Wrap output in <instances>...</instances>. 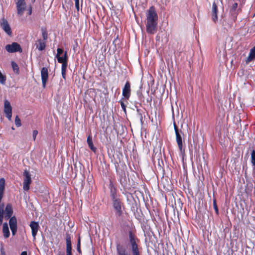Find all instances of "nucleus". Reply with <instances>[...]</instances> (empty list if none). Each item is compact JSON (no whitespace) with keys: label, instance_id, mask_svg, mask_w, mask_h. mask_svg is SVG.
I'll list each match as a JSON object with an SVG mask.
<instances>
[{"label":"nucleus","instance_id":"obj_1","mask_svg":"<svg viewBox=\"0 0 255 255\" xmlns=\"http://www.w3.org/2000/svg\"><path fill=\"white\" fill-rule=\"evenodd\" d=\"M109 189L110 197L115 212V215L117 217L120 218L123 216V211L125 210V205L122 196L112 181H110V182Z\"/></svg>","mask_w":255,"mask_h":255},{"label":"nucleus","instance_id":"obj_2","mask_svg":"<svg viewBox=\"0 0 255 255\" xmlns=\"http://www.w3.org/2000/svg\"><path fill=\"white\" fill-rule=\"evenodd\" d=\"M128 242L132 255H141L139 239L131 231L128 232Z\"/></svg>","mask_w":255,"mask_h":255},{"label":"nucleus","instance_id":"obj_3","mask_svg":"<svg viewBox=\"0 0 255 255\" xmlns=\"http://www.w3.org/2000/svg\"><path fill=\"white\" fill-rule=\"evenodd\" d=\"M174 129L176 135V141L179 149L180 152L182 156H184L185 154V148L183 147V139L181 135L183 134V132L181 130H179L178 128L175 123V122L173 123Z\"/></svg>","mask_w":255,"mask_h":255},{"label":"nucleus","instance_id":"obj_4","mask_svg":"<svg viewBox=\"0 0 255 255\" xmlns=\"http://www.w3.org/2000/svg\"><path fill=\"white\" fill-rule=\"evenodd\" d=\"M68 59L67 51L64 52L63 56L58 57V62L62 64L61 74L62 78L64 79H66V72L68 64Z\"/></svg>","mask_w":255,"mask_h":255},{"label":"nucleus","instance_id":"obj_5","mask_svg":"<svg viewBox=\"0 0 255 255\" xmlns=\"http://www.w3.org/2000/svg\"><path fill=\"white\" fill-rule=\"evenodd\" d=\"M158 15L153 6H150L146 14V22H157Z\"/></svg>","mask_w":255,"mask_h":255},{"label":"nucleus","instance_id":"obj_6","mask_svg":"<svg viewBox=\"0 0 255 255\" xmlns=\"http://www.w3.org/2000/svg\"><path fill=\"white\" fill-rule=\"evenodd\" d=\"M131 91V90L130 83L129 81H127L126 82L122 91V95L124 98V100L126 101L127 103H128L127 101L129 99L130 97Z\"/></svg>","mask_w":255,"mask_h":255},{"label":"nucleus","instance_id":"obj_7","mask_svg":"<svg viewBox=\"0 0 255 255\" xmlns=\"http://www.w3.org/2000/svg\"><path fill=\"white\" fill-rule=\"evenodd\" d=\"M5 50L9 53L22 52V49L20 44H19L17 42H12L11 44H7L5 46Z\"/></svg>","mask_w":255,"mask_h":255},{"label":"nucleus","instance_id":"obj_8","mask_svg":"<svg viewBox=\"0 0 255 255\" xmlns=\"http://www.w3.org/2000/svg\"><path fill=\"white\" fill-rule=\"evenodd\" d=\"M24 176L23 180V190L24 191H28L30 188V185L31 183L32 180L30 175L28 171L25 170L23 172Z\"/></svg>","mask_w":255,"mask_h":255},{"label":"nucleus","instance_id":"obj_9","mask_svg":"<svg viewBox=\"0 0 255 255\" xmlns=\"http://www.w3.org/2000/svg\"><path fill=\"white\" fill-rule=\"evenodd\" d=\"M3 111L6 115V117L9 121H11L12 118V107L10 102L7 100H5L4 101Z\"/></svg>","mask_w":255,"mask_h":255},{"label":"nucleus","instance_id":"obj_10","mask_svg":"<svg viewBox=\"0 0 255 255\" xmlns=\"http://www.w3.org/2000/svg\"><path fill=\"white\" fill-rule=\"evenodd\" d=\"M146 30L148 34H154L157 30V22H146Z\"/></svg>","mask_w":255,"mask_h":255},{"label":"nucleus","instance_id":"obj_11","mask_svg":"<svg viewBox=\"0 0 255 255\" xmlns=\"http://www.w3.org/2000/svg\"><path fill=\"white\" fill-rule=\"evenodd\" d=\"M9 224L12 236H15L16 233L17 229V220L15 216L12 217L9 219Z\"/></svg>","mask_w":255,"mask_h":255},{"label":"nucleus","instance_id":"obj_12","mask_svg":"<svg viewBox=\"0 0 255 255\" xmlns=\"http://www.w3.org/2000/svg\"><path fill=\"white\" fill-rule=\"evenodd\" d=\"M0 26L2 29L5 32V33H6L8 35L11 36L12 31L11 27L6 19L3 18L2 19V21L0 22Z\"/></svg>","mask_w":255,"mask_h":255},{"label":"nucleus","instance_id":"obj_13","mask_svg":"<svg viewBox=\"0 0 255 255\" xmlns=\"http://www.w3.org/2000/svg\"><path fill=\"white\" fill-rule=\"evenodd\" d=\"M16 4L17 14L19 15H21L25 9L26 3L24 0H17Z\"/></svg>","mask_w":255,"mask_h":255},{"label":"nucleus","instance_id":"obj_14","mask_svg":"<svg viewBox=\"0 0 255 255\" xmlns=\"http://www.w3.org/2000/svg\"><path fill=\"white\" fill-rule=\"evenodd\" d=\"M41 76L43 88H45L48 78V72L46 67H43L41 70Z\"/></svg>","mask_w":255,"mask_h":255},{"label":"nucleus","instance_id":"obj_15","mask_svg":"<svg viewBox=\"0 0 255 255\" xmlns=\"http://www.w3.org/2000/svg\"><path fill=\"white\" fill-rule=\"evenodd\" d=\"M66 254L67 255H72V246L71 242V236L68 233H66Z\"/></svg>","mask_w":255,"mask_h":255},{"label":"nucleus","instance_id":"obj_16","mask_svg":"<svg viewBox=\"0 0 255 255\" xmlns=\"http://www.w3.org/2000/svg\"><path fill=\"white\" fill-rule=\"evenodd\" d=\"M29 226L31 229L32 236L34 238H35L39 228V224L36 222L31 221Z\"/></svg>","mask_w":255,"mask_h":255},{"label":"nucleus","instance_id":"obj_17","mask_svg":"<svg viewBox=\"0 0 255 255\" xmlns=\"http://www.w3.org/2000/svg\"><path fill=\"white\" fill-rule=\"evenodd\" d=\"M218 6L217 4L214 2L212 4V20L216 23L218 21Z\"/></svg>","mask_w":255,"mask_h":255},{"label":"nucleus","instance_id":"obj_18","mask_svg":"<svg viewBox=\"0 0 255 255\" xmlns=\"http://www.w3.org/2000/svg\"><path fill=\"white\" fill-rule=\"evenodd\" d=\"M3 213H4V218L5 219H10L12 217V215L13 214V210L12 206L10 204H8L6 205L4 211H3Z\"/></svg>","mask_w":255,"mask_h":255},{"label":"nucleus","instance_id":"obj_19","mask_svg":"<svg viewBox=\"0 0 255 255\" xmlns=\"http://www.w3.org/2000/svg\"><path fill=\"white\" fill-rule=\"evenodd\" d=\"M116 250L117 255H130L125 248L121 245H117Z\"/></svg>","mask_w":255,"mask_h":255},{"label":"nucleus","instance_id":"obj_20","mask_svg":"<svg viewBox=\"0 0 255 255\" xmlns=\"http://www.w3.org/2000/svg\"><path fill=\"white\" fill-rule=\"evenodd\" d=\"M36 48L39 51H43L46 47V41L41 39H38L35 43Z\"/></svg>","mask_w":255,"mask_h":255},{"label":"nucleus","instance_id":"obj_21","mask_svg":"<svg viewBox=\"0 0 255 255\" xmlns=\"http://www.w3.org/2000/svg\"><path fill=\"white\" fill-rule=\"evenodd\" d=\"M87 142L88 144L89 147L94 152H96L97 150L96 147H95L93 143L92 136L91 135H89L87 137Z\"/></svg>","mask_w":255,"mask_h":255},{"label":"nucleus","instance_id":"obj_22","mask_svg":"<svg viewBox=\"0 0 255 255\" xmlns=\"http://www.w3.org/2000/svg\"><path fill=\"white\" fill-rule=\"evenodd\" d=\"M2 233L3 236L5 238H7L10 236V232L9 231L8 227L6 223H4L2 227Z\"/></svg>","mask_w":255,"mask_h":255},{"label":"nucleus","instance_id":"obj_23","mask_svg":"<svg viewBox=\"0 0 255 255\" xmlns=\"http://www.w3.org/2000/svg\"><path fill=\"white\" fill-rule=\"evenodd\" d=\"M255 58V46L250 50L249 55L248 57L249 61H251Z\"/></svg>","mask_w":255,"mask_h":255},{"label":"nucleus","instance_id":"obj_24","mask_svg":"<svg viewBox=\"0 0 255 255\" xmlns=\"http://www.w3.org/2000/svg\"><path fill=\"white\" fill-rule=\"evenodd\" d=\"M11 67H12V68L14 72L16 74L18 75L19 74V67H18V65L17 64V63L16 62H15L14 61H11Z\"/></svg>","mask_w":255,"mask_h":255},{"label":"nucleus","instance_id":"obj_25","mask_svg":"<svg viewBox=\"0 0 255 255\" xmlns=\"http://www.w3.org/2000/svg\"><path fill=\"white\" fill-rule=\"evenodd\" d=\"M43 40L46 41L48 39L47 31L46 27H42L41 28Z\"/></svg>","mask_w":255,"mask_h":255},{"label":"nucleus","instance_id":"obj_26","mask_svg":"<svg viewBox=\"0 0 255 255\" xmlns=\"http://www.w3.org/2000/svg\"><path fill=\"white\" fill-rule=\"evenodd\" d=\"M251 162L255 168V151L254 149H253L251 152Z\"/></svg>","mask_w":255,"mask_h":255},{"label":"nucleus","instance_id":"obj_27","mask_svg":"<svg viewBox=\"0 0 255 255\" xmlns=\"http://www.w3.org/2000/svg\"><path fill=\"white\" fill-rule=\"evenodd\" d=\"M124 98H122L121 100H120L119 103L121 104V106L122 107V108L123 110L124 111L125 113L126 114V112H127V111H126L127 106L125 105V103L124 102Z\"/></svg>","mask_w":255,"mask_h":255},{"label":"nucleus","instance_id":"obj_28","mask_svg":"<svg viewBox=\"0 0 255 255\" xmlns=\"http://www.w3.org/2000/svg\"><path fill=\"white\" fill-rule=\"evenodd\" d=\"M15 124L17 127H19L21 126V120L19 117L17 115L15 118Z\"/></svg>","mask_w":255,"mask_h":255},{"label":"nucleus","instance_id":"obj_29","mask_svg":"<svg viewBox=\"0 0 255 255\" xmlns=\"http://www.w3.org/2000/svg\"><path fill=\"white\" fill-rule=\"evenodd\" d=\"M6 81V76L3 75L0 71V83L4 84Z\"/></svg>","mask_w":255,"mask_h":255},{"label":"nucleus","instance_id":"obj_30","mask_svg":"<svg viewBox=\"0 0 255 255\" xmlns=\"http://www.w3.org/2000/svg\"><path fill=\"white\" fill-rule=\"evenodd\" d=\"M213 207L215 211V212L217 215H219V210L218 208L216 203V199H214L213 200Z\"/></svg>","mask_w":255,"mask_h":255},{"label":"nucleus","instance_id":"obj_31","mask_svg":"<svg viewBox=\"0 0 255 255\" xmlns=\"http://www.w3.org/2000/svg\"><path fill=\"white\" fill-rule=\"evenodd\" d=\"M80 238L79 237L78 238V242H77V251L79 253V254H81L82 253V252H81V248H80Z\"/></svg>","mask_w":255,"mask_h":255},{"label":"nucleus","instance_id":"obj_32","mask_svg":"<svg viewBox=\"0 0 255 255\" xmlns=\"http://www.w3.org/2000/svg\"><path fill=\"white\" fill-rule=\"evenodd\" d=\"M63 50L62 49L58 48L57 49V54L56 55V57L58 59V57H61L60 55L63 53Z\"/></svg>","mask_w":255,"mask_h":255},{"label":"nucleus","instance_id":"obj_33","mask_svg":"<svg viewBox=\"0 0 255 255\" xmlns=\"http://www.w3.org/2000/svg\"><path fill=\"white\" fill-rule=\"evenodd\" d=\"M238 4L237 2H235L234 3H233L232 6L231 10H232V11L236 10L238 7Z\"/></svg>","mask_w":255,"mask_h":255},{"label":"nucleus","instance_id":"obj_34","mask_svg":"<svg viewBox=\"0 0 255 255\" xmlns=\"http://www.w3.org/2000/svg\"><path fill=\"white\" fill-rule=\"evenodd\" d=\"M136 111L138 113V116H139V117L140 118V121L142 122V114L141 113V110L139 109H136Z\"/></svg>","mask_w":255,"mask_h":255},{"label":"nucleus","instance_id":"obj_35","mask_svg":"<svg viewBox=\"0 0 255 255\" xmlns=\"http://www.w3.org/2000/svg\"><path fill=\"white\" fill-rule=\"evenodd\" d=\"M75 0L76 8L78 11L79 9V0Z\"/></svg>","mask_w":255,"mask_h":255},{"label":"nucleus","instance_id":"obj_36","mask_svg":"<svg viewBox=\"0 0 255 255\" xmlns=\"http://www.w3.org/2000/svg\"><path fill=\"white\" fill-rule=\"evenodd\" d=\"M37 134H38V131L37 130H34L33 131L32 136H33V138L34 140H35V138H36V137Z\"/></svg>","mask_w":255,"mask_h":255},{"label":"nucleus","instance_id":"obj_37","mask_svg":"<svg viewBox=\"0 0 255 255\" xmlns=\"http://www.w3.org/2000/svg\"><path fill=\"white\" fill-rule=\"evenodd\" d=\"M0 255H6L5 250L3 247L0 249Z\"/></svg>","mask_w":255,"mask_h":255},{"label":"nucleus","instance_id":"obj_38","mask_svg":"<svg viewBox=\"0 0 255 255\" xmlns=\"http://www.w3.org/2000/svg\"><path fill=\"white\" fill-rule=\"evenodd\" d=\"M28 14L31 15L32 13V7L31 6L28 8Z\"/></svg>","mask_w":255,"mask_h":255},{"label":"nucleus","instance_id":"obj_39","mask_svg":"<svg viewBox=\"0 0 255 255\" xmlns=\"http://www.w3.org/2000/svg\"><path fill=\"white\" fill-rule=\"evenodd\" d=\"M20 255H27V254L26 251H23L21 253Z\"/></svg>","mask_w":255,"mask_h":255},{"label":"nucleus","instance_id":"obj_40","mask_svg":"<svg viewBox=\"0 0 255 255\" xmlns=\"http://www.w3.org/2000/svg\"><path fill=\"white\" fill-rule=\"evenodd\" d=\"M31 1H32V2H34L35 0H31Z\"/></svg>","mask_w":255,"mask_h":255}]
</instances>
